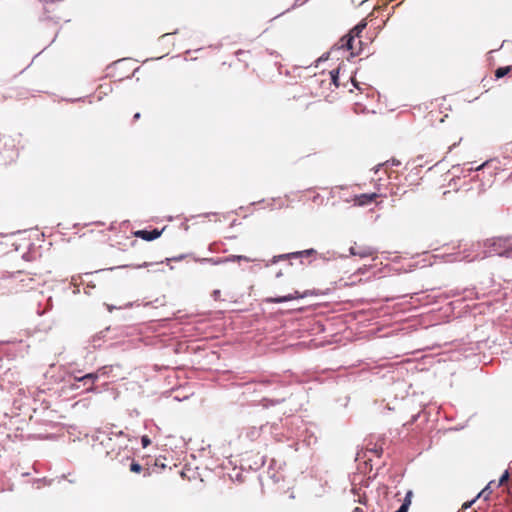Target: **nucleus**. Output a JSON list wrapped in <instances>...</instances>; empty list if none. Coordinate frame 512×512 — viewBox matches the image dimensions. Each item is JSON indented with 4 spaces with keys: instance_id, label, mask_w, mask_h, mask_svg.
<instances>
[{
    "instance_id": "f257e3e1",
    "label": "nucleus",
    "mask_w": 512,
    "mask_h": 512,
    "mask_svg": "<svg viewBox=\"0 0 512 512\" xmlns=\"http://www.w3.org/2000/svg\"><path fill=\"white\" fill-rule=\"evenodd\" d=\"M44 392H34V420L38 423H54L56 411L50 409V402L43 397Z\"/></svg>"
},
{
    "instance_id": "f03ea898",
    "label": "nucleus",
    "mask_w": 512,
    "mask_h": 512,
    "mask_svg": "<svg viewBox=\"0 0 512 512\" xmlns=\"http://www.w3.org/2000/svg\"><path fill=\"white\" fill-rule=\"evenodd\" d=\"M489 256L497 255L506 258H512V240L509 238L497 237L488 239L485 242Z\"/></svg>"
},
{
    "instance_id": "7ed1b4c3",
    "label": "nucleus",
    "mask_w": 512,
    "mask_h": 512,
    "mask_svg": "<svg viewBox=\"0 0 512 512\" xmlns=\"http://www.w3.org/2000/svg\"><path fill=\"white\" fill-rule=\"evenodd\" d=\"M118 330L119 328H112L110 326L106 327L105 329L92 336L90 340L91 346L94 349L101 348L103 343L107 342L108 340L115 339L118 336Z\"/></svg>"
},
{
    "instance_id": "20e7f679",
    "label": "nucleus",
    "mask_w": 512,
    "mask_h": 512,
    "mask_svg": "<svg viewBox=\"0 0 512 512\" xmlns=\"http://www.w3.org/2000/svg\"><path fill=\"white\" fill-rule=\"evenodd\" d=\"M106 456L109 457L111 460H117L119 463L126 465L130 460L133 458L132 450L128 447L127 444L119 445V448L117 451H115L114 448H111V450H108L106 452Z\"/></svg>"
},
{
    "instance_id": "39448f33",
    "label": "nucleus",
    "mask_w": 512,
    "mask_h": 512,
    "mask_svg": "<svg viewBox=\"0 0 512 512\" xmlns=\"http://www.w3.org/2000/svg\"><path fill=\"white\" fill-rule=\"evenodd\" d=\"M16 151L14 144L8 138H0V164H7L14 160Z\"/></svg>"
},
{
    "instance_id": "423d86ee",
    "label": "nucleus",
    "mask_w": 512,
    "mask_h": 512,
    "mask_svg": "<svg viewBox=\"0 0 512 512\" xmlns=\"http://www.w3.org/2000/svg\"><path fill=\"white\" fill-rule=\"evenodd\" d=\"M277 428H278L277 423H273L271 425L269 423H266L261 426H250V427L246 428V430H245V437L251 441H254L260 437V435L263 431H266L267 429H269L270 433L273 434L274 430H277Z\"/></svg>"
},
{
    "instance_id": "0eeeda50",
    "label": "nucleus",
    "mask_w": 512,
    "mask_h": 512,
    "mask_svg": "<svg viewBox=\"0 0 512 512\" xmlns=\"http://www.w3.org/2000/svg\"><path fill=\"white\" fill-rule=\"evenodd\" d=\"M354 38L352 34L346 33L332 46V52L349 51L353 48Z\"/></svg>"
},
{
    "instance_id": "6e6552de",
    "label": "nucleus",
    "mask_w": 512,
    "mask_h": 512,
    "mask_svg": "<svg viewBox=\"0 0 512 512\" xmlns=\"http://www.w3.org/2000/svg\"><path fill=\"white\" fill-rule=\"evenodd\" d=\"M307 294H308V291H305L304 293L295 291L294 293H290V294L283 295V296L267 297L265 299V302L266 303H277V304L284 303V302L292 301L294 299L304 298L307 296Z\"/></svg>"
},
{
    "instance_id": "1a4fd4ad",
    "label": "nucleus",
    "mask_w": 512,
    "mask_h": 512,
    "mask_svg": "<svg viewBox=\"0 0 512 512\" xmlns=\"http://www.w3.org/2000/svg\"><path fill=\"white\" fill-rule=\"evenodd\" d=\"M163 229L153 228L151 230L141 229L134 232V236L145 241H153L161 236Z\"/></svg>"
},
{
    "instance_id": "9d476101",
    "label": "nucleus",
    "mask_w": 512,
    "mask_h": 512,
    "mask_svg": "<svg viewBox=\"0 0 512 512\" xmlns=\"http://www.w3.org/2000/svg\"><path fill=\"white\" fill-rule=\"evenodd\" d=\"M375 249L369 246H363V247H350L349 248V254L352 256H359L360 258H366L375 253Z\"/></svg>"
},
{
    "instance_id": "9b49d317",
    "label": "nucleus",
    "mask_w": 512,
    "mask_h": 512,
    "mask_svg": "<svg viewBox=\"0 0 512 512\" xmlns=\"http://www.w3.org/2000/svg\"><path fill=\"white\" fill-rule=\"evenodd\" d=\"M98 378H99L98 372H91V373H87L85 375L79 376V378H77V381H90V386H87L85 388V391L92 392V391H95L94 383Z\"/></svg>"
},
{
    "instance_id": "f8f14e48",
    "label": "nucleus",
    "mask_w": 512,
    "mask_h": 512,
    "mask_svg": "<svg viewBox=\"0 0 512 512\" xmlns=\"http://www.w3.org/2000/svg\"><path fill=\"white\" fill-rule=\"evenodd\" d=\"M376 197H377L376 193H370V194L364 193L359 196H356L355 204L358 206H361V207L368 206L376 199Z\"/></svg>"
},
{
    "instance_id": "ddd939ff",
    "label": "nucleus",
    "mask_w": 512,
    "mask_h": 512,
    "mask_svg": "<svg viewBox=\"0 0 512 512\" xmlns=\"http://www.w3.org/2000/svg\"><path fill=\"white\" fill-rule=\"evenodd\" d=\"M413 491L408 490L402 500L400 507L395 512H408L409 507L412 503Z\"/></svg>"
},
{
    "instance_id": "4468645a",
    "label": "nucleus",
    "mask_w": 512,
    "mask_h": 512,
    "mask_svg": "<svg viewBox=\"0 0 512 512\" xmlns=\"http://www.w3.org/2000/svg\"><path fill=\"white\" fill-rule=\"evenodd\" d=\"M413 491L408 490L402 500L400 507L395 512H408L409 507L412 503Z\"/></svg>"
},
{
    "instance_id": "2eb2a0df",
    "label": "nucleus",
    "mask_w": 512,
    "mask_h": 512,
    "mask_svg": "<svg viewBox=\"0 0 512 512\" xmlns=\"http://www.w3.org/2000/svg\"><path fill=\"white\" fill-rule=\"evenodd\" d=\"M286 400V397H278V398H269L264 397L261 399L260 403L264 408H270L272 406L283 403Z\"/></svg>"
},
{
    "instance_id": "dca6fc26",
    "label": "nucleus",
    "mask_w": 512,
    "mask_h": 512,
    "mask_svg": "<svg viewBox=\"0 0 512 512\" xmlns=\"http://www.w3.org/2000/svg\"><path fill=\"white\" fill-rule=\"evenodd\" d=\"M97 433H103V435H107L108 436V439L107 441H100V444L103 445L104 447L106 448H109L110 447V442L112 441V438L111 436L114 435L115 436V433L116 432H113L112 431V427H109V428H106V429H97Z\"/></svg>"
},
{
    "instance_id": "f3484780",
    "label": "nucleus",
    "mask_w": 512,
    "mask_h": 512,
    "mask_svg": "<svg viewBox=\"0 0 512 512\" xmlns=\"http://www.w3.org/2000/svg\"><path fill=\"white\" fill-rule=\"evenodd\" d=\"M367 22L365 20H361L358 22L348 33L353 35V38L360 37L363 30L366 28Z\"/></svg>"
},
{
    "instance_id": "a211bd4d",
    "label": "nucleus",
    "mask_w": 512,
    "mask_h": 512,
    "mask_svg": "<svg viewBox=\"0 0 512 512\" xmlns=\"http://www.w3.org/2000/svg\"><path fill=\"white\" fill-rule=\"evenodd\" d=\"M222 260L224 261V264L225 263H228V262H235V261H246V262H252L254 261V259L250 258V257H247L245 255H229L227 257H222Z\"/></svg>"
},
{
    "instance_id": "6ab92c4d",
    "label": "nucleus",
    "mask_w": 512,
    "mask_h": 512,
    "mask_svg": "<svg viewBox=\"0 0 512 512\" xmlns=\"http://www.w3.org/2000/svg\"><path fill=\"white\" fill-rule=\"evenodd\" d=\"M284 260H290L289 253H284V254H279V255L273 256L270 260L266 261L265 266L269 267L271 265L277 264L278 262L284 261Z\"/></svg>"
},
{
    "instance_id": "aec40b11",
    "label": "nucleus",
    "mask_w": 512,
    "mask_h": 512,
    "mask_svg": "<svg viewBox=\"0 0 512 512\" xmlns=\"http://www.w3.org/2000/svg\"><path fill=\"white\" fill-rule=\"evenodd\" d=\"M340 70H341V64L336 69L331 70L330 73H329L330 74V78H331V83L335 87H339L340 86V82H339Z\"/></svg>"
},
{
    "instance_id": "412c9836",
    "label": "nucleus",
    "mask_w": 512,
    "mask_h": 512,
    "mask_svg": "<svg viewBox=\"0 0 512 512\" xmlns=\"http://www.w3.org/2000/svg\"><path fill=\"white\" fill-rule=\"evenodd\" d=\"M512 70V66H500L495 70L496 79H501L508 75Z\"/></svg>"
},
{
    "instance_id": "4be33fe9",
    "label": "nucleus",
    "mask_w": 512,
    "mask_h": 512,
    "mask_svg": "<svg viewBox=\"0 0 512 512\" xmlns=\"http://www.w3.org/2000/svg\"><path fill=\"white\" fill-rule=\"evenodd\" d=\"M198 261L200 263H209V264H212V265L224 264V261L222 260V257H218V258H201V259H198Z\"/></svg>"
},
{
    "instance_id": "5701e85b",
    "label": "nucleus",
    "mask_w": 512,
    "mask_h": 512,
    "mask_svg": "<svg viewBox=\"0 0 512 512\" xmlns=\"http://www.w3.org/2000/svg\"><path fill=\"white\" fill-rule=\"evenodd\" d=\"M493 483H494L493 481L489 482L486 485V487L481 492H479V494L477 495V498L484 497V499L487 500L489 495L492 493L491 485Z\"/></svg>"
},
{
    "instance_id": "b1692460",
    "label": "nucleus",
    "mask_w": 512,
    "mask_h": 512,
    "mask_svg": "<svg viewBox=\"0 0 512 512\" xmlns=\"http://www.w3.org/2000/svg\"><path fill=\"white\" fill-rule=\"evenodd\" d=\"M129 469L133 473H140L142 471V466L139 462L135 461L134 458H132L129 462Z\"/></svg>"
},
{
    "instance_id": "393cba45",
    "label": "nucleus",
    "mask_w": 512,
    "mask_h": 512,
    "mask_svg": "<svg viewBox=\"0 0 512 512\" xmlns=\"http://www.w3.org/2000/svg\"><path fill=\"white\" fill-rule=\"evenodd\" d=\"M40 307H41V302H40V301H38L37 314H39V315H42V314H44L47 310H49V309L52 307L51 297H48V298L46 299V306H45V308H44L43 310H41V309H40Z\"/></svg>"
},
{
    "instance_id": "a878e982",
    "label": "nucleus",
    "mask_w": 512,
    "mask_h": 512,
    "mask_svg": "<svg viewBox=\"0 0 512 512\" xmlns=\"http://www.w3.org/2000/svg\"><path fill=\"white\" fill-rule=\"evenodd\" d=\"M300 253H301V259H302V258H308V257L316 255L317 251L314 248H309V249L301 250Z\"/></svg>"
},
{
    "instance_id": "bb28decb",
    "label": "nucleus",
    "mask_w": 512,
    "mask_h": 512,
    "mask_svg": "<svg viewBox=\"0 0 512 512\" xmlns=\"http://www.w3.org/2000/svg\"><path fill=\"white\" fill-rule=\"evenodd\" d=\"M230 478L232 481H236V482H243L244 479H243V475H242V472L241 471H236L234 474H230Z\"/></svg>"
},
{
    "instance_id": "cd10ccee",
    "label": "nucleus",
    "mask_w": 512,
    "mask_h": 512,
    "mask_svg": "<svg viewBox=\"0 0 512 512\" xmlns=\"http://www.w3.org/2000/svg\"><path fill=\"white\" fill-rule=\"evenodd\" d=\"M400 164H401V162L399 160L392 158L391 160H388L385 163L378 165L376 171H378L379 167H381V166H388V165L399 166Z\"/></svg>"
},
{
    "instance_id": "c85d7f7f",
    "label": "nucleus",
    "mask_w": 512,
    "mask_h": 512,
    "mask_svg": "<svg viewBox=\"0 0 512 512\" xmlns=\"http://www.w3.org/2000/svg\"><path fill=\"white\" fill-rule=\"evenodd\" d=\"M327 254H329L330 256H329V257H327V256H326V254H320V255H319V258H320V259H322V260H324V261L334 260V259H336V258H337V255H336V253H335V252H332V253L327 252Z\"/></svg>"
},
{
    "instance_id": "c756f323",
    "label": "nucleus",
    "mask_w": 512,
    "mask_h": 512,
    "mask_svg": "<svg viewBox=\"0 0 512 512\" xmlns=\"http://www.w3.org/2000/svg\"><path fill=\"white\" fill-rule=\"evenodd\" d=\"M509 477H510L509 471L505 470L499 479L498 486H500V485L504 484L506 481H508Z\"/></svg>"
},
{
    "instance_id": "7c9ffc66",
    "label": "nucleus",
    "mask_w": 512,
    "mask_h": 512,
    "mask_svg": "<svg viewBox=\"0 0 512 512\" xmlns=\"http://www.w3.org/2000/svg\"><path fill=\"white\" fill-rule=\"evenodd\" d=\"M151 444V439L147 435L141 437V445L143 448H147Z\"/></svg>"
},
{
    "instance_id": "2f4dec72",
    "label": "nucleus",
    "mask_w": 512,
    "mask_h": 512,
    "mask_svg": "<svg viewBox=\"0 0 512 512\" xmlns=\"http://www.w3.org/2000/svg\"><path fill=\"white\" fill-rule=\"evenodd\" d=\"M69 388L72 391H77L82 388L80 383L76 384V376H74L73 382L70 383Z\"/></svg>"
},
{
    "instance_id": "473e14b6",
    "label": "nucleus",
    "mask_w": 512,
    "mask_h": 512,
    "mask_svg": "<svg viewBox=\"0 0 512 512\" xmlns=\"http://www.w3.org/2000/svg\"><path fill=\"white\" fill-rule=\"evenodd\" d=\"M488 164V161H485L484 163H482L481 165L477 166V167H473L472 165L467 169L468 172H471V171H479L481 169H483L486 165Z\"/></svg>"
},
{
    "instance_id": "72a5a7b5",
    "label": "nucleus",
    "mask_w": 512,
    "mask_h": 512,
    "mask_svg": "<svg viewBox=\"0 0 512 512\" xmlns=\"http://www.w3.org/2000/svg\"><path fill=\"white\" fill-rule=\"evenodd\" d=\"M477 499H478V498H477V496H476L474 499H472V500H470V501H466L465 503H463V505H462V509H463V510H466V509L470 508V507H471V506H472V505L477 501Z\"/></svg>"
},
{
    "instance_id": "f704fd0d",
    "label": "nucleus",
    "mask_w": 512,
    "mask_h": 512,
    "mask_svg": "<svg viewBox=\"0 0 512 512\" xmlns=\"http://www.w3.org/2000/svg\"><path fill=\"white\" fill-rule=\"evenodd\" d=\"M336 52H332V48L330 49V51L324 53L319 59H318V62H321V61H326L328 60L329 56L331 54H335Z\"/></svg>"
},
{
    "instance_id": "c9c22d12",
    "label": "nucleus",
    "mask_w": 512,
    "mask_h": 512,
    "mask_svg": "<svg viewBox=\"0 0 512 512\" xmlns=\"http://www.w3.org/2000/svg\"><path fill=\"white\" fill-rule=\"evenodd\" d=\"M289 256H290V260H293V259H301V253H300V251L289 252Z\"/></svg>"
},
{
    "instance_id": "e433bc0d",
    "label": "nucleus",
    "mask_w": 512,
    "mask_h": 512,
    "mask_svg": "<svg viewBox=\"0 0 512 512\" xmlns=\"http://www.w3.org/2000/svg\"><path fill=\"white\" fill-rule=\"evenodd\" d=\"M184 258H185V255H184V254H181V255H179V256H177V257H173V258H166V260H165V261H166V263L168 264L170 261H180V260H182V259H184Z\"/></svg>"
},
{
    "instance_id": "4c0bfd02",
    "label": "nucleus",
    "mask_w": 512,
    "mask_h": 512,
    "mask_svg": "<svg viewBox=\"0 0 512 512\" xmlns=\"http://www.w3.org/2000/svg\"><path fill=\"white\" fill-rule=\"evenodd\" d=\"M20 281L23 283V287H28L29 283L32 281V277L27 276L26 278L20 279Z\"/></svg>"
},
{
    "instance_id": "58836bf2",
    "label": "nucleus",
    "mask_w": 512,
    "mask_h": 512,
    "mask_svg": "<svg viewBox=\"0 0 512 512\" xmlns=\"http://www.w3.org/2000/svg\"><path fill=\"white\" fill-rule=\"evenodd\" d=\"M79 378V376H76V379ZM77 383H80L81 384V387H82V391H85V388L87 386H90V381H77L76 380V384Z\"/></svg>"
},
{
    "instance_id": "ea45409f",
    "label": "nucleus",
    "mask_w": 512,
    "mask_h": 512,
    "mask_svg": "<svg viewBox=\"0 0 512 512\" xmlns=\"http://www.w3.org/2000/svg\"><path fill=\"white\" fill-rule=\"evenodd\" d=\"M220 294H221V292H220V290H218V289H216V290H214V291L212 292V296H213V298H214L215 300H217V299L220 297Z\"/></svg>"
},
{
    "instance_id": "a19ab883",
    "label": "nucleus",
    "mask_w": 512,
    "mask_h": 512,
    "mask_svg": "<svg viewBox=\"0 0 512 512\" xmlns=\"http://www.w3.org/2000/svg\"><path fill=\"white\" fill-rule=\"evenodd\" d=\"M350 80H351V83L353 84V86H354L356 89H359V90H360L359 83L356 81V79H355L354 77H350Z\"/></svg>"
},
{
    "instance_id": "79ce46f5",
    "label": "nucleus",
    "mask_w": 512,
    "mask_h": 512,
    "mask_svg": "<svg viewBox=\"0 0 512 512\" xmlns=\"http://www.w3.org/2000/svg\"><path fill=\"white\" fill-rule=\"evenodd\" d=\"M128 60H129V59H126V58H124V59H120V60H117L116 62H114V65H115V66L122 65V64H124V63H125L126 61H128Z\"/></svg>"
},
{
    "instance_id": "37998d69",
    "label": "nucleus",
    "mask_w": 512,
    "mask_h": 512,
    "mask_svg": "<svg viewBox=\"0 0 512 512\" xmlns=\"http://www.w3.org/2000/svg\"><path fill=\"white\" fill-rule=\"evenodd\" d=\"M100 434L101 433H97V430L95 431V434L92 435V440L93 441H99L100 440Z\"/></svg>"
},
{
    "instance_id": "c03bdc74",
    "label": "nucleus",
    "mask_w": 512,
    "mask_h": 512,
    "mask_svg": "<svg viewBox=\"0 0 512 512\" xmlns=\"http://www.w3.org/2000/svg\"><path fill=\"white\" fill-rule=\"evenodd\" d=\"M31 249H32V243H29L28 246H27V250L28 251H27V253L24 254V258L25 259H28V255H29Z\"/></svg>"
},
{
    "instance_id": "a18cd8bd",
    "label": "nucleus",
    "mask_w": 512,
    "mask_h": 512,
    "mask_svg": "<svg viewBox=\"0 0 512 512\" xmlns=\"http://www.w3.org/2000/svg\"><path fill=\"white\" fill-rule=\"evenodd\" d=\"M116 437H126L125 433L123 431H118L115 433Z\"/></svg>"
},
{
    "instance_id": "49530a36",
    "label": "nucleus",
    "mask_w": 512,
    "mask_h": 512,
    "mask_svg": "<svg viewBox=\"0 0 512 512\" xmlns=\"http://www.w3.org/2000/svg\"><path fill=\"white\" fill-rule=\"evenodd\" d=\"M140 117H141L140 112H136V113L134 114V116H133V120H134V121H136V120L140 119Z\"/></svg>"
},
{
    "instance_id": "de8ad7c7",
    "label": "nucleus",
    "mask_w": 512,
    "mask_h": 512,
    "mask_svg": "<svg viewBox=\"0 0 512 512\" xmlns=\"http://www.w3.org/2000/svg\"><path fill=\"white\" fill-rule=\"evenodd\" d=\"M418 418H419V414L413 415L411 418V423L416 422Z\"/></svg>"
},
{
    "instance_id": "09e8293b",
    "label": "nucleus",
    "mask_w": 512,
    "mask_h": 512,
    "mask_svg": "<svg viewBox=\"0 0 512 512\" xmlns=\"http://www.w3.org/2000/svg\"><path fill=\"white\" fill-rule=\"evenodd\" d=\"M106 306H107V309H108L109 312H112L114 309H116V307L113 306V305H108L107 304Z\"/></svg>"
},
{
    "instance_id": "8fccbe9b",
    "label": "nucleus",
    "mask_w": 512,
    "mask_h": 512,
    "mask_svg": "<svg viewBox=\"0 0 512 512\" xmlns=\"http://www.w3.org/2000/svg\"><path fill=\"white\" fill-rule=\"evenodd\" d=\"M150 265H152V263L144 262L142 265L137 266V268H141V267H148V266H150Z\"/></svg>"
},
{
    "instance_id": "3c124183",
    "label": "nucleus",
    "mask_w": 512,
    "mask_h": 512,
    "mask_svg": "<svg viewBox=\"0 0 512 512\" xmlns=\"http://www.w3.org/2000/svg\"><path fill=\"white\" fill-rule=\"evenodd\" d=\"M282 276H283V273H282V271H281V270H280V271H278V272L276 273V275H275V277H276V278H280V277H282Z\"/></svg>"
},
{
    "instance_id": "603ef678",
    "label": "nucleus",
    "mask_w": 512,
    "mask_h": 512,
    "mask_svg": "<svg viewBox=\"0 0 512 512\" xmlns=\"http://www.w3.org/2000/svg\"><path fill=\"white\" fill-rule=\"evenodd\" d=\"M353 512H364L362 508L356 507L354 508Z\"/></svg>"
},
{
    "instance_id": "864d4df0",
    "label": "nucleus",
    "mask_w": 512,
    "mask_h": 512,
    "mask_svg": "<svg viewBox=\"0 0 512 512\" xmlns=\"http://www.w3.org/2000/svg\"><path fill=\"white\" fill-rule=\"evenodd\" d=\"M57 35H58V32L55 33L54 37L52 38V40L50 41V43L48 45H51L55 41Z\"/></svg>"
},
{
    "instance_id": "5fc2aeb1",
    "label": "nucleus",
    "mask_w": 512,
    "mask_h": 512,
    "mask_svg": "<svg viewBox=\"0 0 512 512\" xmlns=\"http://www.w3.org/2000/svg\"><path fill=\"white\" fill-rule=\"evenodd\" d=\"M457 145H458V143H454L453 145H451L449 147V152L452 151Z\"/></svg>"
},
{
    "instance_id": "6e6d98bb",
    "label": "nucleus",
    "mask_w": 512,
    "mask_h": 512,
    "mask_svg": "<svg viewBox=\"0 0 512 512\" xmlns=\"http://www.w3.org/2000/svg\"><path fill=\"white\" fill-rule=\"evenodd\" d=\"M215 214H216V213H213V212H211V213H204V214H202V216H204V217H208V216H210V215H215Z\"/></svg>"
},
{
    "instance_id": "4d7b16f0",
    "label": "nucleus",
    "mask_w": 512,
    "mask_h": 512,
    "mask_svg": "<svg viewBox=\"0 0 512 512\" xmlns=\"http://www.w3.org/2000/svg\"><path fill=\"white\" fill-rule=\"evenodd\" d=\"M244 53H245V51H243V50H238V51L236 52V55H237V56H239V55H242V54H244Z\"/></svg>"
},
{
    "instance_id": "13d9d810",
    "label": "nucleus",
    "mask_w": 512,
    "mask_h": 512,
    "mask_svg": "<svg viewBox=\"0 0 512 512\" xmlns=\"http://www.w3.org/2000/svg\"><path fill=\"white\" fill-rule=\"evenodd\" d=\"M171 35H172V34H170V33H166V34L162 35V37H161V38H162V39H165V38H167V37H169V36H171Z\"/></svg>"
},
{
    "instance_id": "bf43d9fd",
    "label": "nucleus",
    "mask_w": 512,
    "mask_h": 512,
    "mask_svg": "<svg viewBox=\"0 0 512 512\" xmlns=\"http://www.w3.org/2000/svg\"><path fill=\"white\" fill-rule=\"evenodd\" d=\"M40 235H41V236H44V233H42V232H41V233L34 234V238H35V237H37V239H39V236H40Z\"/></svg>"
},
{
    "instance_id": "052dcab7",
    "label": "nucleus",
    "mask_w": 512,
    "mask_h": 512,
    "mask_svg": "<svg viewBox=\"0 0 512 512\" xmlns=\"http://www.w3.org/2000/svg\"><path fill=\"white\" fill-rule=\"evenodd\" d=\"M358 502H359L360 504H366V502H365L364 498H360V499L358 500Z\"/></svg>"
},
{
    "instance_id": "680f3d73",
    "label": "nucleus",
    "mask_w": 512,
    "mask_h": 512,
    "mask_svg": "<svg viewBox=\"0 0 512 512\" xmlns=\"http://www.w3.org/2000/svg\"><path fill=\"white\" fill-rule=\"evenodd\" d=\"M375 452L378 454V456H381V454L383 453V450L382 449H380L379 451L375 450Z\"/></svg>"
},
{
    "instance_id": "e2e57ef3",
    "label": "nucleus",
    "mask_w": 512,
    "mask_h": 512,
    "mask_svg": "<svg viewBox=\"0 0 512 512\" xmlns=\"http://www.w3.org/2000/svg\"><path fill=\"white\" fill-rule=\"evenodd\" d=\"M235 225H237V220H235V219H234V220L231 222V226H235Z\"/></svg>"
},
{
    "instance_id": "0e129e2a",
    "label": "nucleus",
    "mask_w": 512,
    "mask_h": 512,
    "mask_svg": "<svg viewBox=\"0 0 512 512\" xmlns=\"http://www.w3.org/2000/svg\"><path fill=\"white\" fill-rule=\"evenodd\" d=\"M42 480H43V479H36V478H34V479H33V482H34V484H35V483L40 482V481H42Z\"/></svg>"
},
{
    "instance_id": "69168bd1",
    "label": "nucleus",
    "mask_w": 512,
    "mask_h": 512,
    "mask_svg": "<svg viewBox=\"0 0 512 512\" xmlns=\"http://www.w3.org/2000/svg\"><path fill=\"white\" fill-rule=\"evenodd\" d=\"M356 54L354 52H351L350 53V57L348 58V60H350V58H353Z\"/></svg>"
},
{
    "instance_id": "338daca9",
    "label": "nucleus",
    "mask_w": 512,
    "mask_h": 512,
    "mask_svg": "<svg viewBox=\"0 0 512 512\" xmlns=\"http://www.w3.org/2000/svg\"><path fill=\"white\" fill-rule=\"evenodd\" d=\"M139 69H140V67H136V68L134 69V71H133V74H132V75H134L136 72H138V71H139Z\"/></svg>"
},
{
    "instance_id": "774afa93",
    "label": "nucleus",
    "mask_w": 512,
    "mask_h": 512,
    "mask_svg": "<svg viewBox=\"0 0 512 512\" xmlns=\"http://www.w3.org/2000/svg\"><path fill=\"white\" fill-rule=\"evenodd\" d=\"M21 274H22V272H21V271H18L14 277H15V278H17V277H18V276H20Z\"/></svg>"
}]
</instances>
